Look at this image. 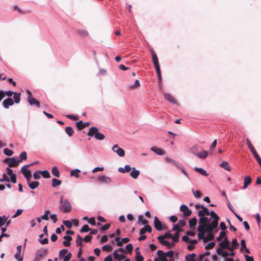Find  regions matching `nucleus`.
<instances>
[{"label":"nucleus","instance_id":"63","mask_svg":"<svg viewBox=\"0 0 261 261\" xmlns=\"http://www.w3.org/2000/svg\"><path fill=\"white\" fill-rule=\"evenodd\" d=\"M40 171H37L33 173L34 178L35 179H39L40 178Z\"/></svg>","mask_w":261,"mask_h":261},{"label":"nucleus","instance_id":"39","mask_svg":"<svg viewBox=\"0 0 261 261\" xmlns=\"http://www.w3.org/2000/svg\"><path fill=\"white\" fill-rule=\"evenodd\" d=\"M208 218L207 217H201L199 220V224L207 225L206 224Z\"/></svg>","mask_w":261,"mask_h":261},{"label":"nucleus","instance_id":"51","mask_svg":"<svg viewBox=\"0 0 261 261\" xmlns=\"http://www.w3.org/2000/svg\"><path fill=\"white\" fill-rule=\"evenodd\" d=\"M4 153L8 156H11L13 154V151L8 148H5L4 150Z\"/></svg>","mask_w":261,"mask_h":261},{"label":"nucleus","instance_id":"4","mask_svg":"<svg viewBox=\"0 0 261 261\" xmlns=\"http://www.w3.org/2000/svg\"><path fill=\"white\" fill-rule=\"evenodd\" d=\"M120 252L122 253H125V250L123 248H119L117 249L113 253L114 258L115 260L118 261H121L123 259L126 258V256L123 254H119L118 252Z\"/></svg>","mask_w":261,"mask_h":261},{"label":"nucleus","instance_id":"50","mask_svg":"<svg viewBox=\"0 0 261 261\" xmlns=\"http://www.w3.org/2000/svg\"><path fill=\"white\" fill-rule=\"evenodd\" d=\"M67 252H68V250L66 249H63L61 250L59 252L60 258L65 256V255L67 254Z\"/></svg>","mask_w":261,"mask_h":261},{"label":"nucleus","instance_id":"42","mask_svg":"<svg viewBox=\"0 0 261 261\" xmlns=\"http://www.w3.org/2000/svg\"><path fill=\"white\" fill-rule=\"evenodd\" d=\"M90 230H91V229L89 228V226L88 225L86 224V225H84L82 227V228L80 230V232H82V233H83V232H87L89 231Z\"/></svg>","mask_w":261,"mask_h":261},{"label":"nucleus","instance_id":"24","mask_svg":"<svg viewBox=\"0 0 261 261\" xmlns=\"http://www.w3.org/2000/svg\"><path fill=\"white\" fill-rule=\"evenodd\" d=\"M196 255L195 253L188 254L186 256L185 259L187 261H196L195 259Z\"/></svg>","mask_w":261,"mask_h":261},{"label":"nucleus","instance_id":"59","mask_svg":"<svg viewBox=\"0 0 261 261\" xmlns=\"http://www.w3.org/2000/svg\"><path fill=\"white\" fill-rule=\"evenodd\" d=\"M199 233H198V237L199 239H202L203 240V239L205 238L204 236L205 234V231H198Z\"/></svg>","mask_w":261,"mask_h":261},{"label":"nucleus","instance_id":"55","mask_svg":"<svg viewBox=\"0 0 261 261\" xmlns=\"http://www.w3.org/2000/svg\"><path fill=\"white\" fill-rule=\"evenodd\" d=\"M179 233L175 232L174 236L172 237V241L174 242H177L179 240Z\"/></svg>","mask_w":261,"mask_h":261},{"label":"nucleus","instance_id":"56","mask_svg":"<svg viewBox=\"0 0 261 261\" xmlns=\"http://www.w3.org/2000/svg\"><path fill=\"white\" fill-rule=\"evenodd\" d=\"M151 53H152V61H153V63L158 62H159L157 56H156V54L155 53V52L153 50H152Z\"/></svg>","mask_w":261,"mask_h":261},{"label":"nucleus","instance_id":"32","mask_svg":"<svg viewBox=\"0 0 261 261\" xmlns=\"http://www.w3.org/2000/svg\"><path fill=\"white\" fill-rule=\"evenodd\" d=\"M197 155L202 159H205L208 155V152L205 150H202L201 152L198 153Z\"/></svg>","mask_w":261,"mask_h":261},{"label":"nucleus","instance_id":"12","mask_svg":"<svg viewBox=\"0 0 261 261\" xmlns=\"http://www.w3.org/2000/svg\"><path fill=\"white\" fill-rule=\"evenodd\" d=\"M28 101L30 105H35L37 108L40 106V102L33 97H28Z\"/></svg>","mask_w":261,"mask_h":261},{"label":"nucleus","instance_id":"64","mask_svg":"<svg viewBox=\"0 0 261 261\" xmlns=\"http://www.w3.org/2000/svg\"><path fill=\"white\" fill-rule=\"evenodd\" d=\"M72 256V254L71 253H68L66 255H65L64 257L63 261H69Z\"/></svg>","mask_w":261,"mask_h":261},{"label":"nucleus","instance_id":"5","mask_svg":"<svg viewBox=\"0 0 261 261\" xmlns=\"http://www.w3.org/2000/svg\"><path fill=\"white\" fill-rule=\"evenodd\" d=\"M31 166H32V164L26 165L23 166L21 169V171L23 174L25 178L27 179L28 183L30 180V178L32 177V174L31 171L27 169Z\"/></svg>","mask_w":261,"mask_h":261},{"label":"nucleus","instance_id":"22","mask_svg":"<svg viewBox=\"0 0 261 261\" xmlns=\"http://www.w3.org/2000/svg\"><path fill=\"white\" fill-rule=\"evenodd\" d=\"M132 168L130 167L129 165H125L124 166V168L120 167L118 169V171L121 173H125L129 172Z\"/></svg>","mask_w":261,"mask_h":261},{"label":"nucleus","instance_id":"49","mask_svg":"<svg viewBox=\"0 0 261 261\" xmlns=\"http://www.w3.org/2000/svg\"><path fill=\"white\" fill-rule=\"evenodd\" d=\"M126 251L128 253H131L133 250V246L131 244H128L125 246Z\"/></svg>","mask_w":261,"mask_h":261},{"label":"nucleus","instance_id":"60","mask_svg":"<svg viewBox=\"0 0 261 261\" xmlns=\"http://www.w3.org/2000/svg\"><path fill=\"white\" fill-rule=\"evenodd\" d=\"M143 257L140 255L139 252H137V255L136 256V261H143Z\"/></svg>","mask_w":261,"mask_h":261},{"label":"nucleus","instance_id":"33","mask_svg":"<svg viewBox=\"0 0 261 261\" xmlns=\"http://www.w3.org/2000/svg\"><path fill=\"white\" fill-rule=\"evenodd\" d=\"M220 166L227 171L230 170L228 163L226 161H223L220 164Z\"/></svg>","mask_w":261,"mask_h":261},{"label":"nucleus","instance_id":"20","mask_svg":"<svg viewBox=\"0 0 261 261\" xmlns=\"http://www.w3.org/2000/svg\"><path fill=\"white\" fill-rule=\"evenodd\" d=\"M132 171L130 173V175L134 179L137 178L140 174V171L136 170L135 168H132Z\"/></svg>","mask_w":261,"mask_h":261},{"label":"nucleus","instance_id":"46","mask_svg":"<svg viewBox=\"0 0 261 261\" xmlns=\"http://www.w3.org/2000/svg\"><path fill=\"white\" fill-rule=\"evenodd\" d=\"M138 220L139 222L142 223V224H145V225H147V224L148 222V221L147 220L143 219V217L142 215H140L139 216Z\"/></svg>","mask_w":261,"mask_h":261},{"label":"nucleus","instance_id":"52","mask_svg":"<svg viewBox=\"0 0 261 261\" xmlns=\"http://www.w3.org/2000/svg\"><path fill=\"white\" fill-rule=\"evenodd\" d=\"M140 86V82L139 80H136L135 81V84L133 85H131L129 86V88L130 89H133L139 87Z\"/></svg>","mask_w":261,"mask_h":261},{"label":"nucleus","instance_id":"19","mask_svg":"<svg viewBox=\"0 0 261 261\" xmlns=\"http://www.w3.org/2000/svg\"><path fill=\"white\" fill-rule=\"evenodd\" d=\"M252 179L250 176H247L244 177V185L243 187V189L247 188L248 186L251 183Z\"/></svg>","mask_w":261,"mask_h":261},{"label":"nucleus","instance_id":"6","mask_svg":"<svg viewBox=\"0 0 261 261\" xmlns=\"http://www.w3.org/2000/svg\"><path fill=\"white\" fill-rule=\"evenodd\" d=\"M47 254V249L41 248L38 250L36 253V256L33 261H40L42 257L46 256Z\"/></svg>","mask_w":261,"mask_h":261},{"label":"nucleus","instance_id":"34","mask_svg":"<svg viewBox=\"0 0 261 261\" xmlns=\"http://www.w3.org/2000/svg\"><path fill=\"white\" fill-rule=\"evenodd\" d=\"M40 174H41L45 178H48L50 177V174L47 170L40 171Z\"/></svg>","mask_w":261,"mask_h":261},{"label":"nucleus","instance_id":"38","mask_svg":"<svg viewBox=\"0 0 261 261\" xmlns=\"http://www.w3.org/2000/svg\"><path fill=\"white\" fill-rule=\"evenodd\" d=\"M174 252L172 250H170L166 253H164V257L166 258V257H169L171 260V258H173Z\"/></svg>","mask_w":261,"mask_h":261},{"label":"nucleus","instance_id":"61","mask_svg":"<svg viewBox=\"0 0 261 261\" xmlns=\"http://www.w3.org/2000/svg\"><path fill=\"white\" fill-rule=\"evenodd\" d=\"M110 223H108V224H106L103 226H102L101 227H100V230L101 231H105V230H107L108 229H109V228L110 227Z\"/></svg>","mask_w":261,"mask_h":261},{"label":"nucleus","instance_id":"3","mask_svg":"<svg viewBox=\"0 0 261 261\" xmlns=\"http://www.w3.org/2000/svg\"><path fill=\"white\" fill-rule=\"evenodd\" d=\"M87 135L90 137L94 136L97 140H102L105 138L103 134L98 132V129L96 127L90 128L87 133Z\"/></svg>","mask_w":261,"mask_h":261},{"label":"nucleus","instance_id":"23","mask_svg":"<svg viewBox=\"0 0 261 261\" xmlns=\"http://www.w3.org/2000/svg\"><path fill=\"white\" fill-rule=\"evenodd\" d=\"M83 241L82 237L80 235H77V238L76 240V246L77 247H80V248H82V247H83Z\"/></svg>","mask_w":261,"mask_h":261},{"label":"nucleus","instance_id":"30","mask_svg":"<svg viewBox=\"0 0 261 261\" xmlns=\"http://www.w3.org/2000/svg\"><path fill=\"white\" fill-rule=\"evenodd\" d=\"M246 142H247V145H248L249 148L250 149L251 152L252 153H253L254 152L256 151L255 150V149H254V147L253 146V145H252L251 142L248 138L246 139Z\"/></svg>","mask_w":261,"mask_h":261},{"label":"nucleus","instance_id":"18","mask_svg":"<svg viewBox=\"0 0 261 261\" xmlns=\"http://www.w3.org/2000/svg\"><path fill=\"white\" fill-rule=\"evenodd\" d=\"M220 246L224 249L228 248L229 246V242L227 238H225L224 240L220 243Z\"/></svg>","mask_w":261,"mask_h":261},{"label":"nucleus","instance_id":"35","mask_svg":"<svg viewBox=\"0 0 261 261\" xmlns=\"http://www.w3.org/2000/svg\"><path fill=\"white\" fill-rule=\"evenodd\" d=\"M195 170L198 172L203 176H206L208 175V174L206 173V171L201 168H195Z\"/></svg>","mask_w":261,"mask_h":261},{"label":"nucleus","instance_id":"11","mask_svg":"<svg viewBox=\"0 0 261 261\" xmlns=\"http://www.w3.org/2000/svg\"><path fill=\"white\" fill-rule=\"evenodd\" d=\"M97 180L103 184H109L112 182V179L110 177L105 175H101L98 177Z\"/></svg>","mask_w":261,"mask_h":261},{"label":"nucleus","instance_id":"10","mask_svg":"<svg viewBox=\"0 0 261 261\" xmlns=\"http://www.w3.org/2000/svg\"><path fill=\"white\" fill-rule=\"evenodd\" d=\"M180 211L183 212L184 215L185 217L190 216L192 213L191 211L189 209L188 207L184 204H182L180 206Z\"/></svg>","mask_w":261,"mask_h":261},{"label":"nucleus","instance_id":"25","mask_svg":"<svg viewBox=\"0 0 261 261\" xmlns=\"http://www.w3.org/2000/svg\"><path fill=\"white\" fill-rule=\"evenodd\" d=\"M51 173L57 177H59L60 176V172L56 166H54L52 168Z\"/></svg>","mask_w":261,"mask_h":261},{"label":"nucleus","instance_id":"17","mask_svg":"<svg viewBox=\"0 0 261 261\" xmlns=\"http://www.w3.org/2000/svg\"><path fill=\"white\" fill-rule=\"evenodd\" d=\"M152 230L151 227L149 225H146L144 227L142 228L140 230V234H143L146 232H151Z\"/></svg>","mask_w":261,"mask_h":261},{"label":"nucleus","instance_id":"14","mask_svg":"<svg viewBox=\"0 0 261 261\" xmlns=\"http://www.w3.org/2000/svg\"><path fill=\"white\" fill-rule=\"evenodd\" d=\"M13 104L14 101L10 98L4 100L3 102V106L6 109L9 108V106H12Z\"/></svg>","mask_w":261,"mask_h":261},{"label":"nucleus","instance_id":"15","mask_svg":"<svg viewBox=\"0 0 261 261\" xmlns=\"http://www.w3.org/2000/svg\"><path fill=\"white\" fill-rule=\"evenodd\" d=\"M164 97L168 100L169 101H170L171 103L174 104V105H177V102L175 98L171 95L166 93L164 94Z\"/></svg>","mask_w":261,"mask_h":261},{"label":"nucleus","instance_id":"26","mask_svg":"<svg viewBox=\"0 0 261 261\" xmlns=\"http://www.w3.org/2000/svg\"><path fill=\"white\" fill-rule=\"evenodd\" d=\"M207 225H204L201 224H199V225L197 228L198 231H205L206 230L207 232H212V231H209L207 229Z\"/></svg>","mask_w":261,"mask_h":261},{"label":"nucleus","instance_id":"29","mask_svg":"<svg viewBox=\"0 0 261 261\" xmlns=\"http://www.w3.org/2000/svg\"><path fill=\"white\" fill-rule=\"evenodd\" d=\"M151 150L158 154L162 155L163 154V150L162 149L156 147H151Z\"/></svg>","mask_w":261,"mask_h":261},{"label":"nucleus","instance_id":"53","mask_svg":"<svg viewBox=\"0 0 261 261\" xmlns=\"http://www.w3.org/2000/svg\"><path fill=\"white\" fill-rule=\"evenodd\" d=\"M226 236V232L224 231H222L220 232L219 236L217 238L218 241H221L223 238Z\"/></svg>","mask_w":261,"mask_h":261},{"label":"nucleus","instance_id":"27","mask_svg":"<svg viewBox=\"0 0 261 261\" xmlns=\"http://www.w3.org/2000/svg\"><path fill=\"white\" fill-rule=\"evenodd\" d=\"M61 180L58 179L57 178H53L52 180L51 185L53 187H56L57 186H60L61 184Z\"/></svg>","mask_w":261,"mask_h":261},{"label":"nucleus","instance_id":"7","mask_svg":"<svg viewBox=\"0 0 261 261\" xmlns=\"http://www.w3.org/2000/svg\"><path fill=\"white\" fill-rule=\"evenodd\" d=\"M4 162L8 163L9 167H16L21 162V160L16 161L14 158H7L4 160Z\"/></svg>","mask_w":261,"mask_h":261},{"label":"nucleus","instance_id":"47","mask_svg":"<svg viewBox=\"0 0 261 261\" xmlns=\"http://www.w3.org/2000/svg\"><path fill=\"white\" fill-rule=\"evenodd\" d=\"M20 160H21V162H22V160H25L27 159V154L25 151L22 152L19 155Z\"/></svg>","mask_w":261,"mask_h":261},{"label":"nucleus","instance_id":"41","mask_svg":"<svg viewBox=\"0 0 261 261\" xmlns=\"http://www.w3.org/2000/svg\"><path fill=\"white\" fill-rule=\"evenodd\" d=\"M80 172V170L79 169H75L72 170L70 172L71 176H74L76 177H79L80 176L79 173Z\"/></svg>","mask_w":261,"mask_h":261},{"label":"nucleus","instance_id":"28","mask_svg":"<svg viewBox=\"0 0 261 261\" xmlns=\"http://www.w3.org/2000/svg\"><path fill=\"white\" fill-rule=\"evenodd\" d=\"M39 185V182L38 181H33L31 183H29V186L30 189L34 190L37 188Z\"/></svg>","mask_w":261,"mask_h":261},{"label":"nucleus","instance_id":"8","mask_svg":"<svg viewBox=\"0 0 261 261\" xmlns=\"http://www.w3.org/2000/svg\"><path fill=\"white\" fill-rule=\"evenodd\" d=\"M153 64H154V67H155V70L156 71V73H157V75H158V76L159 78V81H158V83L160 88L161 89V88H162V73H161V70L160 69V65H159V62H158L154 63Z\"/></svg>","mask_w":261,"mask_h":261},{"label":"nucleus","instance_id":"45","mask_svg":"<svg viewBox=\"0 0 261 261\" xmlns=\"http://www.w3.org/2000/svg\"><path fill=\"white\" fill-rule=\"evenodd\" d=\"M14 99L16 103H19L20 100V94L14 93Z\"/></svg>","mask_w":261,"mask_h":261},{"label":"nucleus","instance_id":"1","mask_svg":"<svg viewBox=\"0 0 261 261\" xmlns=\"http://www.w3.org/2000/svg\"><path fill=\"white\" fill-rule=\"evenodd\" d=\"M203 211L205 215L209 216L211 215V217L214 219L213 221L210 224L208 225L207 229L209 231H213V230L216 228L218 225V222L220 219L219 217L215 213V212L212 211L209 212L208 209L204 206V208H202Z\"/></svg>","mask_w":261,"mask_h":261},{"label":"nucleus","instance_id":"43","mask_svg":"<svg viewBox=\"0 0 261 261\" xmlns=\"http://www.w3.org/2000/svg\"><path fill=\"white\" fill-rule=\"evenodd\" d=\"M192 192H193L195 197L196 198H199L202 196V193L200 191L197 190V191H195L193 189H192Z\"/></svg>","mask_w":261,"mask_h":261},{"label":"nucleus","instance_id":"57","mask_svg":"<svg viewBox=\"0 0 261 261\" xmlns=\"http://www.w3.org/2000/svg\"><path fill=\"white\" fill-rule=\"evenodd\" d=\"M63 223L67 228H71L72 227V224L70 221L64 220L63 221Z\"/></svg>","mask_w":261,"mask_h":261},{"label":"nucleus","instance_id":"31","mask_svg":"<svg viewBox=\"0 0 261 261\" xmlns=\"http://www.w3.org/2000/svg\"><path fill=\"white\" fill-rule=\"evenodd\" d=\"M65 130L69 137L72 136L74 133L73 128L70 126L66 127L65 129Z\"/></svg>","mask_w":261,"mask_h":261},{"label":"nucleus","instance_id":"21","mask_svg":"<svg viewBox=\"0 0 261 261\" xmlns=\"http://www.w3.org/2000/svg\"><path fill=\"white\" fill-rule=\"evenodd\" d=\"M214 239V236L211 232H208L206 237L203 239V242L206 243Z\"/></svg>","mask_w":261,"mask_h":261},{"label":"nucleus","instance_id":"54","mask_svg":"<svg viewBox=\"0 0 261 261\" xmlns=\"http://www.w3.org/2000/svg\"><path fill=\"white\" fill-rule=\"evenodd\" d=\"M9 181H10L9 177L6 175V174L4 173L3 174L2 178L0 179V182Z\"/></svg>","mask_w":261,"mask_h":261},{"label":"nucleus","instance_id":"9","mask_svg":"<svg viewBox=\"0 0 261 261\" xmlns=\"http://www.w3.org/2000/svg\"><path fill=\"white\" fill-rule=\"evenodd\" d=\"M112 150L114 152L117 153V154L120 156H123L125 154V151L123 149L119 147L118 145H115L113 148Z\"/></svg>","mask_w":261,"mask_h":261},{"label":"nucleus","instance_id":"58","mask_svg":"<svg viewBox=\"0 0 261 261\" xmlns=\"http://www.w3.org/2000/svg\"><path fill=\"white\" fill-rule=\"evenodd\" d=\"M215 245V242H211V243H208L205 247V249H206V250L211 249H212V248H213L214 247Z\"/></svg>","mask_w":261,"mask_h":261},{"label":"nucleus","instance_id":"62","mask_svg":"<svg viewBox=\"0 0 261 261\" xmlns=\"http://www.w3.org/2000/svg\"><path fill=\"white\" fill-rule=\"evenodd\" d=\"M92 238V236H91L90 234L87 235L84 239L83 238V241H85V242H89L91 241Z\"/></svg>","mask_w":261,"mask_h":261},{"label":"nucleus","instance_id":"13","mask_svg":"<svg viewBox=\"0 0 261 261\" xmlns=\"http://www.w3.org/2000/svg\"><path fill=\"white\" fill-rule=\"evenodd\" d=\"M154 227L158 230H161L163 228L162 224L157 217H154Z\"/></svg>","mask_w":261,"mask_h":261},{"label":"nucleus","instance_id":"37","mask_svg":"<svg viewBox=\"0 0 261 261\" xmlns=\"http://www.w3.org/2000/svg\"><path fill=\"white\" fill-rule=\"evenodd\" d=\"M197 219L196 218H193L189 221V225L191 227H194L197 224Z\"/></svg>","mask_w":261,"mask_h":261},{"label":"nucleus","instance_id":"48","mask_svg":"<svg viewBox=\"0 0 261 261\" xmlns=\"http://www.w3.org/2000/svg\"><path fill=\"white\" fill-rule=\"evenodd\" d=\"M76 127L79 130H82L85 128L84 126V123L82 121H79L76 123Z\"/></svg>","mask_w":261,"mask_h":261},{"label":"nucleus","instance_id":"2","mask_svg":"<svg viewBox=\"0 0 261 261\" xmlns=\"http://www.w3.org/2000/svg\"><path fill=\"white\" fill-rule=\"evenodd\" d=\"M59 210L65 213H68L71 212L72 206L67 199H64L63 196L60 198Z\"/></svg>","mask_w":261,"mask_h":261},{"label":"nucleus","instance_id":"36","mask_svg":"<svg viewBox=\"0 0 261 261\" xmlns=\"http://www.w3.org/2000/svg\"><path fill=\"white\" fill-rule=\"evenodd\" d=\"M159 258H155L154 261H163V251L159 250L158 251Z\"/></svg>","mask_w":261,"mask_h":261},{"label":"nucleus","instance_id":"40","mask_svg":"<svg viewBox=\"0 0 261 261\" xmlns=\"http://www.w3.org/2000/svg\"><path fill=\"white\" fill-rule=\"evenodd\" d=\"M113 248L110 245H106L102 247V250L103 251L111 252L112 251Z\"/></svg>","mask_w":261,"mask_h":261},{"label":"nucleus","instance_id":"16","mask_svg":"<svg viewBox=\"0 0 261 261\" xmlns=\"http://www.w3.org/2000/svg\"><path fill=\"white\" fill-rule=\"evenodd\" d=\"M21 246L19 245L17 247V252L15 255V257L18 261L22 260V257L21 256Z\"/></svg>","mask_w":261,"mask_h":261},{"label":"nucleus","instance_id":"44","mask_svg":"<svg viewBox=\"0 0 261 261\" xmlns=\"http://www.w3.org/2000/svg\"><path fill=\"white\" fill-rule=\"evenodd\" d=\"M172 230L176 231V232L179 233L181 232L182 229L180 228V225H179V224H175L172 228Z\"/></svg>","mask_w":261,"mask_h":261}]
</instances>
